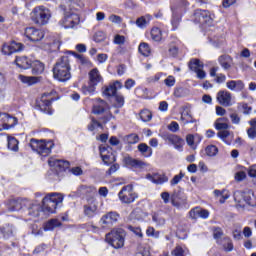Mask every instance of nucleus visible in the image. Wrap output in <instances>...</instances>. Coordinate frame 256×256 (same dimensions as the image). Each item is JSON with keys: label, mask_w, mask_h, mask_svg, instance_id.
I'll return each instance as SVG.
<instances>
[{"label": "nucleus", "mask_w": 256, "mask_h": 256, "mask_svg": "<svg viewBox=\"0 0 256 256\" xmlns=\"http://www.w3.org/2000/svg\"><path fill=\"white\" fill-rule=\"evenodd\" d=\"M99 151L104 165H111V163H115V161H117L113 148L110 146L101 145L99 147Z\"/></svg>", "instance_id": "ddd939ff"}, {"label": "nucleus", "mask_w": 256, "mask_h": 256, "mask_svg": "<svg viewBox=\"0 0 256 256\" xmlns=\"http://www.w3.org/2000/svg\"><path fill=\"white\" fill-rule=\"evenodd\" d=\"M230 135H231V133L229 132V130H220L217 133V137L222 139V141H225L227 139V137H229Z\"/></svg>", "instance_id": "680f3d73"}, {"label": "nucleus", "mask_w": 256, "mask_h": 256, "mask_svg": "<svg viewBox=\"0 0 256 256\" xmlns=\"http://www.w3.org/2000/svg\"><path fill=\"white\" fill-rule=\"evenodd\" d=\"M63 203V195L59 193H50L42 200V206L37 202H29L28 215L30 217H39L42 212L55 213L57 206Z\"/></svg>", "instance_id": "f257e3e1"}, {"label": "nucleus", "mask_w": 256, "mask_h": 256, "mask_svg": "<svg viewBox=\"0 0 256 256\" xmlns=\"http://www.w3.org/2000/svg\"><path fill=\"white\" fill-rule=\"evenodd\" d=\"M15 63L17 67H19L20 69H31V60L25 56H17L15 59Z\"/></svg>", "instance_id": "473e14b6"}, {"label": "nucleus", "mask_w": 256, "mask_h": 256, "mask_svg": "<svg viewBox=\"0 0 256 256\" xmlns=\"http://www.w3.org/2000/svg\"><path fill=\"white\" fill-rule=\"evenodd\" d=\"M152 221L160 227H162V225H165V218H163V216L159 215L158 213L153 214Z\"/></svg>", "instance_id": "864d4df0"}, {"label": "nucleus", "mask_w": 256, "mask_h": 256, "mask_svg": "<svg viewBox=\"0 0 256 256\" xmlns=\"http://www.w3.org/2000/svg\"><path fill=\"white\" fill-rule=\"evenodd\" d=\"M114 97H115V107H117V109H121V107L125 105V97H123V95L121 94H116Z\"/></svg>", "instance_id": "3c124183"}, {"label": "nucleus", "mask_w": 256, "mask_h": 256, "mask_svg": "<svg viewBox=\"0 0 256 256\" xmlns=\"http://www.w3.org/2000/svg\"><path fill=\"white\" fill-rule=\"evenodd\" d=\"M119 221V213L117 212H108L107 214L103 215L100 223L103 229H109L115 225Z\"/></svg>", "instance_id": "2eb2a0df"}, {"label": "nucleus", "mask_w": 256, "mask_h": 256, "mask_svg": "<svg viewBox=\"0 0 256 256\" xmlns=\"http://www.w3.org/2000/svg\"><path fill=\"white\" fill-rule=\"evenodd\" d=\"M243 198V201L241 200V198ZM234 201H236L238 207H245V203L246 205H249L250 207H256V202H255V192H253V190L251 189H245L244 191H237L234 193Z\"/></svg>", "instance_id": "0eeeda50"}, {"label": "nucleus", "mask_w": 256, "mask_h": 256, "mask_svg": "<svg viewBox=\"0 0 256 256\" xmlns=\"http://www.w3.org/2000/svg\"><path fill=\"white\" fill-rule=\"evenodd\" d=\"M88 82L92 83V85H99V83L103 82V76L99 72V69L94 68L88 73Z\"/></svg>", "instance_id": "393cba45"}, {"label": "nucleus", "mask_w": 256, "mask_h": 256, "mask_svg": "<svg viewBox=\"0 0 256 256\" xmlns=\"http://www.w3.org/2000/svg\"><path fill=\"white\" fill-rule=\"evenodd\" d=\"M138 51L144 57H149V55H151V48L149 47V44H147L145 42L140 43V45L138 47Z\"/></svg>", "instance_id": "37998d69"}, {"label": "nucleus", "mask_w": 256, "mask_h": 256, "mask_svg": "<svg viewBox=\"0 0 256 256\" xmlns=\"http://www.w3.org/2000/svg\"><path fill=\"white\" fill-rule=\"evenodd\" d=\"M53 98L50 94H43L39 100L36 102V107L42 111V113H46L47 115H52L53 110L51 109V103Z\"/></svg>", "instance_id": "f8f14e48"}, {"label": "nucleus", "mask_w": 256, "mask_h": 256, "mask_svg": "<svg viewBox=\"0 0 256 256\" xmlns=\"http://www.w3.org/2000/svg\"><path fill=\"white\" fill-rule=\"evenodd\" d=\"M83 7V3L75 2V1H67L66 5H64V17L59 22L61 27L64 29H74L80 22L79 15L74 11H79Z\"/></svg>", "instance_id": "f03ea898"}, {"label": "nucleus", "mask_w": 256, "mask_h": 256, "mask_svg": "<svg viewBox=\"0 0 256 256\" xmlns=\"http://www.w3.org/2000/svg\"><path fill=\"white\" fill-rule=\"evenodd\" d=\"M18 79L25 85H35V83L39 82V78L35 76L19 75Z\"/></svg>", "instance_id": "c9c22d12"}, {"label": "nucleus", "mask_w": 256, "mask_h": 256, "mask_svg": "<svg viewBox=\"0 0 256 256\" xmlns=\"http://www.w3.org/2000/svg\"><path fill=\"white\" fill-rule=\"evenodd\" d=\"M101 127V122L97 121L95 118H92L91 124L88 125L89 131H95V129Z\"/></svg>", "instance_id": "052dcab7"}, {"label": "nucleus", "mask_w": 256, "mask_h": 256, "mask_svg": "<svg viewBox=\"0 0 256 256\" xmlns=\"http://www.w3.org/2000/svg\"><path fill=\"white\" fill-rule=\"evenodd\" d=\"M146 235L148 237H154L155 239H159V231H155V228L151 226L147 228Z\"/></svg>", "instance_id": "6e6d98bb"}, {"label": "nucleus", "mask_w": 256, "mask_h": 256, "mask_svg": "<svg viewBox=\"0 0 256 256\" xmlns=\"http://www.w3.org/2000/svg\"><path fill=\"white\" fill-rule=\"evenodd\" d=\"M30 17L35 25H47L51 19V10L45 6H37L30 13Z\"/></svg>", "instance_id": "39448f33"}, {"label": "nucleus", "mask_w": 256, "mask_h": 256, "mask_svg": "<svg viewBox=\"0 0 256 256\" xmlns=\"http://www.w3.org/2000/svg\"><path fill=\"white\" fill-rule=\"evenodd\" d=\"M84 215L86 217H95L97 215V200L91 197L87 199V204L83 206Z\"/></svg>", "instance_id": "6ab92c4d"}, {"label": "nucleus", "mask_w": 256, "mask_h": 256, "mask_svg": "<svg viewBox=\"0 0 256 256\" xmlns=\"http://www.w3.org/2000/svg\"><path fill=\"white\" fill-rule=\"evenodd\" d=\"M160 197L165 205H167L171 201V194H169V192H162L160 194Z\"/></svg>", "instance_id": "e2e57ef3"}, {"label": "nucleus", "mask_w": 256, "mask_h": 256, "mask_svg": "<svg viewBox=\"0 0 256 256\" xmlns=\"http://www.w3.org/2000/svg\"><path fill=\"white\" fill-rule=\"evenodd\" d=\"M180 121H182L184 125H188V123H197V120L193 119L191 112L188 110L181 113Z\"/></svg>", "instance_id": "4c0bfd02"}, {"label": "nucleus", "mask_w": 256, "mask_h": 256, "mask_svg": "<svg viewBox=\"0 0 256 256\" xmlns=\"http://www.w3.org/2000/svg\"><path fill=\"white\" fill-rule=\"evenodd\" d=\"M152 19L153 16H151L150 14H146L144 16L137 18L136 25L137 27H139V29H145V27L149 25Z\"/></svg>", "instance_id": "72a5a7b5"}, {"label": "nucleus", "mask_w": 256, "mask_h": 256, "mask_svg": "<svg viewBox=\"0 0 256 256\" xmlns=\"http://www.w3.org/2000/svg\"><path fill=\"white\" fill-rule=\"evenodd\" d=\"M138 151L141 152V155L143 157H151V155H153V149L145 143H141L138 145Z\"/></svg>", "instance_id": "e433bc0d"}, {"label": "nucleus", "mask_w": 256, "mask_h": 256, "mask_svg": "<svg viewBox=\"0 0 256 256\" xmlns=\"http://www.w3.org/2000/svg\"><path fill=\"white\" fill-rule=\"evenodd\" d=\"M119 89H123V84L120 81H115L114 83L102 88V93L106 97H115Z\"/></svg>", "instance_id": "aec40b11"}, {"label": "nucleus", "mask_w": 256, "mask_h": 256, "mask_svg": "<svg viewBox=\"0 0 256 256\" xmlns=\"http://www.w3.org/2000/svg\"><path fill=\"white\" fill-rule=\"evenodd\" d=\"M171 203L176 209H183L187 205V197L181 192L174 191L171 194Z\"/></svg>", "instance_id": "f3484780"}, {"label": "nucleus", "mask_w": 256, "mask_h": 256, "mask_svg": "<svg viewBox=\"0 0 256 256\" xmlns=\"http://www.w3.org/2000/svg\"><path fill=\"white\" fill-rule=\"evenodd\" d=\"M54 78L62 83L71 79V65L69 64V57L62 56L53 68Z\"/></svg>", "instance_id": "7ed1b4c3"}, {"label": "nucleus", "mask_w": 256, "mask_h": 256, "mask_svg": "<svg viewBox=\"0 0 256 256\" xmlns=\"http://www.w3.org/2000/svg\"><path fill=\"white\" fill-rule=\"evenodd\" d=\"M23 44L12 41L10 44H3L2 53L4 55H13V53H19L23 49Z\"/></svg>", "instance_id": "412c9836"}, {"label": "nucleus", "mask_w": 256, "mask_h": 256, "mask_svg": "<svg viewBox=\"0 0 256 256\" xmlns=\"http://www.w3.org/2000/svg\"><path fill=\"white\" fill-rule=\"evenodd\" d=\"M56 227H61V222L58 219H51L44 226V231H53Z\"/></svg>", "instance_id": "79ce46f5"}, {"label": "nucleus", "mask_w": 256, "mask_h": 256, "mask_svg": "<svg viewBox=\"0 0 256 256\" xmlns=\"http://www.w3.org/2000/svg\"><path fill=\"white\" fill-rule=\"evenodd\" d=\"M217 153H219V149L217 148V146L209 145L206 147V155H208V157H215Z\"/></svg>", "instance_id": "8fccbe9b"}, {"label": "nucleus", "mask_w": 256, "mask_h": 256, "mask_svg": "<svg viewBox=\"0 0 256 256\" xmlns=\"http://www.w3.org/2000/svg\"><path fill=\"white\" fill-rule=\"evenodd\" d=\"M191 219H209V212L206 209L196 207L189 212Z\"/></svg>", "instance_id": "b1692460"}, {"label": "nucleus", "mask_w": 256, "mask_h": 256, "mask_svg": "<svg viewBox=\"0 0 256 256\" xmlns=\"http://www.w3.org/2000/svg\"><path fill=\"white\" fill-rule=\"evenodd\" d=\"M22 205H21V201L19 200H9L8 202V209L9 211H19L20 209H22Z\"/></svg>", "instance_id": "c03bdc74"}, {"label": "nucleus", "mask_w": 256, "mask_h": 256, "mask_svg": "<svg viewBox=\"0 0 256 256\" xmlns=\"http://www.w3.org/2000/svg\"><path fill=\"white\" fill-rule=\"evenodd\" d=\"M213 194L216 197H220V203H225V201H227V199H229L230 195H229V191H227L226 189L223 190H214Z\"/></svg>", "instance_id": "58836bf2"}, {"label": "nucleus", "mask_w": 256, "mask_h": 256, "mask_svg": "<svg viewBox=\"0 0 256 256\" xmlns=\"http://www.w3.org/2000/svg\"><path fill=\"white\" fill-rule=\"evenodd\" d=\"M48 165L55 169L57 173H61L62 171L69 169V161L59 160L55 158H50L48 160Z\"/></svg>", "instance_id": "4be33fe9"}, {"label": "nucleus", "mask_w": 256, "mask_h": 256, "mask_svg": "<svg viewBox=\"0 0 256 256\" xmlns=\"http://www.w3.org/2000/svg\"><path fill=\"white\" fill-rule=\"evenodd\" d=\"M55 144L49 140H37V139H31L30 140V147L32 150H34L38 155H41V157H47L48 155L51 154V149Z\"/></svg>", "instance_id": "423d86ee"}, {"label": "nucleus", "mask_w": 256, "mask_h": 256, "mask_svg": "<svg viewBox=\"0 0 256 256\" xmlns=\"http://www.w3.org/2000/svg\"><path fill=\"white\" fill-rule=\"evenodd\" d=\"M61 47V42L59 40H53L52 42L46 41L42 44L41 48L48 53H53L55 51H59Z\"/></svg>", "instance_id": "a878e982"}, {"label": "nucleus", "mask_w": 256, "mask_h": 256, "mask_svg": "<svg viewBox=\"0 0 256 256\" xmlns=\"http://www.w3.org/2000/svg\"><path fill=\"white\" fill-rule=\"evenodd\" d=\"M150 34H151V39L156 42L161 41L163 37V35L161 34V29L157 27L152 28Z\"/></svg>", "instance_id": "49530a36"}, {"label": "nucleus", "mask_w": 256, "mask_h": 256, "mask_svg": "<svg viewBox=\"0 0 256 256\" xmlns=\"http://www.w3.org/2000/svg\"><path fill=\"white\" fill-rule=\"evenodd\" d=\"M218 61L223 69H231V65L233 64V58L229 55L220 56Z\"/></svg>", "instance_id": "f704fd0d"}, {"label": "nucleus", "mask_w": 256, "mask_h": 256, "mask_svg": "<svg viewBox=\"0 0 256 256\" xmlns=\"http://www.w3.org/2000/svg\"><path fill=\"white\" fill-rule=\"evenodd\" d=\"M126 165H129L130 167H134L135 169H143L147 167V163L143 162L142 160L135 159L132 157H126L125 158Z\"/></svg>", "instance_id": "c756f323"}, {"label": "nucleus", "mask_w": 256, "mask_h": 256, "mask_svg": "<svg viewBox=\"0 0 256 256\" xmlns=\"http://www.w3.org/2000/svg\"><path fill=\"white\" fill-rule=\"evenodd\" d=\"M249 177H256V164L248 168Z\"/></svg>", "instance_id": "774afa93"}, {"label": "nucleus", "mask_w": 256, "mask_h": 256, "mask_svg": "<svg viewBox=\"0 0 256 256\" xmlns=\"http://www.w3.org/2000/svg\"><path fill=\"white\" fill-rule=\"evenodd\" d=\"M8 149L10 151H19V141L16 138H8Z\"/></svg>", "instance_id": "de8ad7c7"}, {"label": "nucleus", "mask_w": 256, "mask_h": 256, "mask_svg": "<svg viewBox=\"0 0 256 256\" xmlns=\"http://www.w3.org/2000/svg\"><path fill=\"white\" fill-rule=\"evenodd\" d=\"M194 23H199V25H212L213 17L211 16V12L209 10H201L197 9L193 14Z\"/></svg>", "instance_id": "9b49d317"}, {"label": "nucleus", "mask_w": 256, "mask_h": 256, "mask_svg": "<svg viewBox=\"0 0 256 256\" xmlns=\"http://www.w3.org/2000/svg\"><path fill=\"white\" fill-rule=\"evenodd\" d=\"M124 141L130 145H134L135 143H139V136L137 134H129L124 138Z\"/></svg>", "instance_id": "603ef678"}, {"label": "nucleus", "mask_w": 256, "mask_h": 256, "mask_svg": "<svg viewBox=\"0 0 256 256\" xmlns=\"http://www.w3.org/2000/svg\"><path fill=\"white\" fill-rule=\"evenodd\" d=\"M224 241L226 242V244H224V250L227 252L233 251V241H231V238L225 237Z\"/></svg>", "instance_id": "13d9d810"}, {"label": "nucleus", "mask_w": 256, "mask_h": 256, "mask_svg": "<svg viewBox=\"0 0 256 256\" xmlns=\"http://www.w3.org/2000/svg\"><path fill=\"white\" fill-rule=\"evenodd\" d=\"M213 235H214V239H221L223 235V229H221L220 227H215L213 229Z\"/></svg>", "instance_id": "69168bd1"}, {"label": "nucleus", "mask_w": 256, "mask_h": 256, "mask_svg": "<svg viewBox=\"0 0 256 256\" xmlns=\"http://www.w3.org/2000/svg\"><path fill=\"white\" fill-rule=\"evenodd\" d=\"M168 129L169 131H171L172 133H177V131H179V123L172 121L169 125H168Z\"/></svg>", "instance_id": "0e129e2a"}, {"label": "nucleus", "mask_w": 256, "mask_h": 256, "mask_svg": "<svg viewBox=\"0 0 256 256\" xmlns=\"http://www.w3.org/2000/svg\"><path fill=\"white\" fill-rule=\"evenodd\" d=\"M188 67L190 69V71H193L194 73H196V77L198 79H205L207 77V73H205V71L203 70V62H201L200 59L194 58L191 59L188 63Z\"/></svg>", "instance_id": "4468645a"}, {"label": "nucleus", "mask_w": 256, "mask_h": 256, "mask_svg": "<svg viewBox=\"0 0 256 256\" xmlns=\"http://www.w3.org/2000/svg\"><path fill=\"white\" fill-rule=\"evenodd\" d=\"M118 197L121 203H125L126 205H129L130 203H133L138 196H137V193H135V191L133 190V186L126 185L122 187V189L118 193Z\"/></svg>", "instance_id": "9d476101"}, {"label": "nucleus", "mask_w": 256, "mask_h": 256, "mask_svg": "<svg viewBox=\"0 0 256 256\" xmlns=\"http://www.w3.org/2000/svg\"><path fill=\"white\" fill-rule=\"evenodd\" d=\"M5 89H7V79L5 75L0 72V99H5Z\"/></svg>", "instance_id": "ea45409f"}, {"label": "nucleus", "mask_w": 256, "mask_h": 256, "mask_svg": "<svg viewBox=\"0 0 256 256\" xmlns=\"http://www.w3.org/2000/svg\"><path fill=\"white\" fill-rule=\"evenodd\" d=\"M247 178V173L245 171H239L235 173V181L238 183H241V181H244V179Z\"/></svg>", "instance_id": "bf43d9fd"}, {"label": "nucleus", "mask_w": 256, "mask_h": 256, "mask_svg": "<svg viewBox=\"0 0 256 256\" xmlns=\"http://www.w3.org/2000/svg\"><path fill=\"white\" fill-rule=\"evenodd\" d=\"M114 43H115V45H124L125 44V36H121V35L117 34L114 37Z\"/></svg>", "instance_id": "338daca9"}, {"label": "nucleus", "mask_w": 256, "mask_h": 256, "mask_svg": "<svg viewBox=\"0 0 256 256\" xmlns=\"http://www.w3.org/2000/svg\"><path fill=\"white\" fill-rule=\"evenodd\" d=\"M109 104L105 100L98 98L96 99V104L93 106L94 115H101L106 113L104 117L101 118L102 123H109L113 119V114L109 111Z\"/></svg>", "instance_id": "1a4fd4ad"}, {"label": "nucleus", "mask_w": 256, "mask_h": 256, "mask_svg": "<svg viewBox=\"0 0 256 256\" xmlns=\"http://www.w3.org/2000/svg\"><path fill=\"white\" fill-rule=\"evenodd\" d=\"M27 39L32 41L33 43H37L38 41H41L43 37H45V32L43 30H39L35 27H27L24 32Z\"/></svg>", "instance_id": "dca6fc26"}, {"label": "nucleus", "mask_w": 256, "mask_h": 256, "mask_svg": "<svg viewBox=\"0 0 256 256\" xmlns=\"http://www.w3.org/2000/svg\"><path fill=\"white\" fill-rule=\"evenodd\" d=\"M172 256H185V250L181 246H176L175 249L171 251Z\"/></svg>", "instance_id": "4d7b16f0"}, {"label": "nucleus", "mask_w": 256, "mask_h": 256, "mask_svg": "<svg viewBox=\"0 0 256 256\" xmlns=\"http://www.w3.org/2000/svg\"><path fill=\"white\" fill-rule=\"evenodd\" d=\"M106 241L114 247V249H121L125 245V230L116 229L106 235Z\"/></svg>", "instance_id": "6e6552de"}, {"label": "nucleus", "mask_w": 256, "mask_h": 256, "mask_svg": "<svg viewBox=\"0 0 256 256\" xmlns=\"http://www.w3.org/2000/svg\"><path fill=\"white\" fill-rule=\"evenodd\" d=\"M0 231L4 239H9V237H13V226L9 224L6 226H3Z\"/></svg>", "instance_id": "a18cd8bd"}, {"label": "nucleus", "mask_w": 256, "mask_h": 256, "mask_svg": "<svg viewBox=\"0 0 256 256\" xmlns=\"http://www.w3.org/2000/svg\"><path fill=\"white\" fill-rule=\"evenodd\" d=\"M140 119L144 122L147 123L153 119V114H151V111L149 110H142L140 112Z\"/></svg>", "instance_id": "09e8293b"}, {"label": "nucleus", "mask_w": 256, "mask_h": 256, "mask_svg": "<svg viewBox=\"0 0 256 256\" xmlns=\"http://www.w3.org/2000/svg\"><path fill=\"white\" fill-rule=\"evenodd\" d=\"M187 7H189V2L187 0H175L174 4L171 6V23L173 27H179V23H181V18L187 12Z\"/></svg>", "instance_id": "20e7f679"}, {"label": "nucleus", "mask_w": 256, "mask_h": 256, "mask_svg": "<svg viewBox=\"0 0 256 256\" xmlns=\"http://www.w3.org/2000/svg\"><path fill=\"white\" fill-rule=\"evenodd\" d=\"M168 141L169 143H172V145H174L175 149H177L178 151L183 150V145H185V141L181 137L172 134L168 136Z\"/></svg>", "instance_id": "c85d7f7f"}, {"label": "nucleus", "mask_w": 256, "mask_h": 256, "mask_svg": "<svg viewBox=\"0 0 256 256\" xmlns=\"http://www.w3.org/2000/svg\"><path fill=\"white\" fill-rule=\"evenodd\" d=\"M226 87L230 91H243L245 89V83L241 80H230L226 83Z\"/></svg>", "instance_id": "cd10ccee"}, {"label": "nucleus", "mask_w": 256, "mask_h": 256, "mask_svg": "<svg viewBox=\"0 0 256 256\" xmlns=\"http://www.w3.org/2000/svg\"><path fill=\"white\" fill-rule=\"evenodd\" d=\"M30 67L32 68L33 75H41L45 71V65L38 60L31 61Z\"/></svg>", "instance_id": "2f4dec72"}, {"label": "nucleus", "mask_w": 256, "mask_h": 256, "mask_svg": "<svg viewBox=\"0 0 256 256\" xmlns=\"http://www.w3.org/2000/svg\"><path fill=\"white\" fill-rule=\"evenodd\" d=\"M214 127L217 131H225L229 129V119L225 117L218 118L214 123Z\"/></svg>", "instance_id": "7c9ffc66"}, {"label": "nucleus", "mask_w": 256, "mask_h": 256, "mask_svg": "<svg viewBox=\"0 0 256 256\" xmlns=\"http://www.w3.org/2000/svg\"><path fill=\"white\" fill-rule=\"evenodd\" d=\"M216 99L223 107H231V105H233V96L231 95V92L227 90H220L217 93Z\"/></svg>", "instance_id": "a211bd4d"}, {"label": "nucleus", "mask_w": 256, "mask_h": 256, "mask_svg": "<svg viewBox=\"0 0 256 256\" xmlns=\"http://www.w3.org/2000/svg\"><path fill=\"white\" fill-rule=\"evenodd\" d=\"M96 89L97 86L95 84L88 82V85L82 86V93L83 95H95Z\"/></svg>", "instance_id": "a19ab883"}, {"label": "nucleus", "mask_w": 256, "mask_h": 256, "mask_svg": "<svg viewBox=\"0 0 256 256\" xmlns=\"http://www.w3.org/2000/svg\"><path fill=\"white\" fill-rule=\"evenodd\" d=\"M183 177H185V174H183V172H180L178 175H175L173 179L170 181V185H172V187H174V185H179Z\"/></svg>", "instance_id": "5fc2aeb1"}, {"label": "nucleus", "mask_w": 256, "mask_h": 256, "mask_svg": "<svg viewBox=\"0 0 256 256\" xmlns=\"http://www.w3.org/2000/svg\"><path fill=\"white\" fill-rule=\"evenodd\" d=\"M146 179L155 185H163V183H167V181H169V177H167V175L160 173L147 174Z\"/></svg>", "instance_id": "5701e85b"}, {"label": "nucleus", "mask_w": 256, "mask_h": 256, "mask_svg": "<svg viewBox=\"0 0 256 256\" xmlns=\"http://www.w3.org/2000/svg\"><path fill=\"white\" fill-rule=\"evenodd\" d=\"M93 193H97V189L92 186H87V185H81L78 187L76 191V195L78 197H85V195H93Z\"/></svg>", "instance_id": "bb28decb"}]
</instances>
